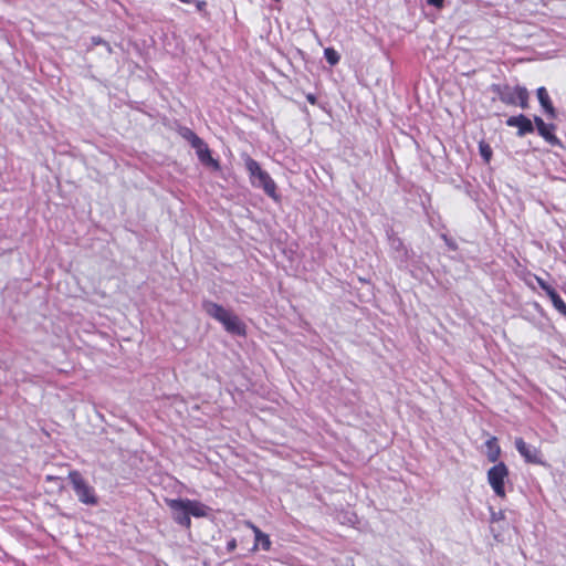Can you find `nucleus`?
Wrapping results in <instances>:
<instances>
[{
    "instance_id": "obj_1",
    "label": "nucleus",
    "mask_w": 566,
    "mask_h": 566,
    "mask_svg": "<svg viewBox=\"0 0 566 566\" xmlns=\"http://www.w3.org/2000/svg\"><path fill=\"white\" fill-rule=\"evenodd\" d=\"M166 504L171 511L172 520L180 526L190 528V516L205 517L207 506L199 501L190 499H166Z\"/></svg>"
},
{
    "instance_id": "obj_2",
    "label": "nucleus",
    "mask_w": 566,
    "mask_h": 566,
    "mask_svg": "<svg viewBox=\"0 0 566 566\" xmlns=\"http://www.w3.org/2000/svg\"><path fill=\"white\" fill-rule=\"evenodd\" d=\"M202 307L209 316L222 324L228 333L233 335L245 334V326L240 318L222 305L211 301H205Z\"/></svg>"
},
{
    "instance_id": "obj_3",
    "label": "nucleus",
    "mask_w": 566,
    "mask_h": 566,
    "mask_svg": "<svg viewBox=\"0 0 566 566\" xmlns=\"http://www.w3.org/2000/svg\"><path fill=\"white\" fill-rule=\"evenodd\" d=\"M492 91L499 96L500 101L506 105H518L523 109L528 107L530 93L524 86L493 84Z\"/></svg>"
},
{
    "instance_id": "obj_4",
    "label": "nucleus",
    "mask_w": 566,
    "mask_h": 566,
    "mask_svg": "<svg viewBox=\"0 0 566 566\" xmlns=\"http://www.w3.org/2000/svg\"><path fill=\"white\" fill-rule=\"evenodd\" d=\"M69 480L73 486V490L77 496V500L85 504L95 506L98 504V496L92 485L82 476V474L72 470L69 472Z\"/></svg>"
},
{
    "instance_id": "obj_5",
    "label": "nucleus",
    "mask_w": 566,
    "mask_h": 566,
    "mask_svg": "<svg viewBox=\"0 0 566 566\" xmlns=\"http://www.w3.org/2000/svg\"><path fill=\"white\" fill-rule=\"evenodd\" d=\"M509 476V469L503 462H499L488 471V482L494 493L500 496H505V480Z\"/></svg>"
},
{
    "instance_id": "obj_6",
    "label": "nucleus",
    "mask_w": 566,
    "mask_h": 566,
    "mask_svg": "<svg viewBox=\"0 0 566 566\" xmlns=\"http://www.w3.org/2000/svg\"><path fill=\"white\" fill-rule=\"evenodd\" d=\"M514 444L526 462L534 464L542 463L541 452L536 447L527 444L522 438H516Z\"/></svg>"
},
{
    "instance_id": "obj_7",
    "label": "nucleus",
    "mask_w": 566,
    "mask_h": 566,
    "mask_svg": "<svg viewBox=\"0 0 566 566\" xmlns=\"http://www.w3.org/2000/svg\"><path fill=\"white\" fill-rule=\"evenodd\" d=\"M506 125L509 127H516L517 136H520V137H523L527 134H532L534 132L533 122L523 114L509 117L506 119Z\"/></svg>"
},
{
    "instance_id": "obj_8",
    "label": "nucleus",
    "mask_w": 566,
    "mask_h": 566,
    "mask_svg": "<svg viewBox=\"0 0 566 566\" xmlns=\"http://www.w3.org/2000/svg\"><path fill=\"white\" fill-rule=\"evenodd\" d=\"M192 148L196 150L198 159L202 165L218 168L217 160L212 158L208 145L202 139H195V146Z\"/></svg>"
},
{
    "instance_id": "obj_9",
    "label": "nucleus",
    "mask_w": 566,
    "mask_h": 566,
    "mask_svg": "<svg viewBox=\"0 0 566 566\" xmlns=\"http://www.w3.org/2000/svg\"><path fill=\"white\" fill-rule=\"evenodd\" d=\"M536 95L541 106L543 107L547 116L552 119L556 118L557 112L551 101L547 90L544 86H541L537 88Z\"/></svg>"
},
{
    "instance_id": "obj_10",
    "label": "nucleus",
    "mask_w": 566,
    "mask_h": 566,
    "mask_svg": "<svg viewBox=\"0 0 566 566\" xmlns=\"http://www.w3.org/2000/svg\"><path fill=\"white\" fill-rule=\"evenodd\" d=\"M252 182L253 186L262 188L268 196L273 198L275 201H279L276 185L273 179H252Z\"/></svg>"
},
{
    "instance_id": "obj_11",
    "label": "nucleus",
    "mask_w": 566,
    "mask_h": 566,
    "mask_svg": "<svg viewBox=\"0 0 566 566\" xmlns=\"http://www.w3.org/2000/svg\"><path fill=\"white\" fill-rule=\"evenodd\" d=\"M555 128L556 127L554 124L545 123V126L539 127L537 132L547 143H549L551 145H557L559 140L554 134Z\"/></svg>"
},
{
    "instance_id": "obj_12",
    "label": "nucleus",
    "mask_w": 566,
    "mask_h": 566,
    "mask_svg": "<svg viewBox=\"0 0 566 566\" xmlns=\"http://www.w3.org/2000/svg\"><path fill=\"white\" fill-rule=\"evenodd\" d=\"M244 166L250 177H269L261 170L259 164L249 156L244 157Z\"/></svg>"
},
{
    "instance_id": "obj_13",
    "label": "nucleus",
    "mask_w": 566,
    "mask_h": 566,
    "mask_svg": "<svg viewBox=\"0 0 566 566\" xmlns=\"http://www.w3.org/2000/svg\"><path fill=\"white\" fill-rule=\"evenodd\" d=\"M486 448H488V459L491 462H496L500 458L501 449L496 442V438L492 437L486 441Z\"/></svg>"
},
{
    "instance_id": "obj_14",
    "label": "nucleus",
    "mask_w": 566,
    "mask_h": 566,
    "mask_svg": "<svg viewBox=\"0 0 566 566\" xmlns=\"http://www.w3.org/2000/svg\"><path fill=\"white\" fill-rule=\"evenodd\" d=\"M255 539V543H254V546H253V551H256L259 545H261V548L263 551H270L271 549V541H270V537L269 535H266L265 533L263 532H256V538Z\"/></svg>"
},
{
    "instance_id": "obj_15",
    "label": "nucleus",
    "mask_w": 566,
    "mask_h": 566,
    "mask_svg": "<svg viewBox=\"0 0 566 566\" xmlns=\"http://www.w3.org/2000/svg\"><path fill=\"white\" fill-rule=\"evenodd\" d=\"M548 297L552 301L554 308L566 317V303L562 300L558 293L556 291L549 292Z\"/></svg>"
},
{
    "instance_id": "obj_16",
    "label": "nucleus",
    "mask_w": 566,
    "mask_h": 566,
    "mask_svg": "<svg viewBox=\"0 0 566 566\" xmlns=\"http://www.w3.org/2000/svg\"><path fill=\"white\" fill-rule=\"evenodd\" d=\"M389 244L392 250L405 255L407 253L403 242L397 237H389Z\"/></svg>"
},
{
    "instance_id": "obj_17",
    "label": "nucleus",
    "mask_w": 566,
    "mask_h": 566,
    "mask_svg": "<svg viewBox=\"0 0 566 566\" xmlns=\"http://www.w3.org/2000/svg\"><path fill=\"white\" fill-rule=\"evenodd\" d=\"M324 56L331 65H336L340 59L339 54L332 48L325 49Z\"/></svg>"
},
{
    "instance_id": "obj_18",
    "label": "nucleus",
    "mask_w": 566,
    "mask_h": 566,
    "mask_svg": "<svg viewBox=\"0 0 566 566\" xmlns=\"http://www.w3.org/2000/svg\"><path fill=\"white\" fill-rule=\"evenodd\" d=\"M479 151L481 157L484 159L485 163H489L492 157V149L489 144L485 142H480L479 144Z\"/></svg>"
},
{
    "instance_id": "obj_19",
    "label": "nucleus",
    "mask_w": 566,
    "mask_h": 566,
    "mask_svg": "<svg viewBox=\"0 0 566 566\" xmlns=\"http://www.w3.org/2000/svg\"><path fill=\"white\" fill-rule=\"evenodd\" d=\"M184 137L191 144L192 147L195 146V139H201L190 129H186Z\"/></svg>"
},
{
    "instance_id": "obj_20",
    "label": "nucleus",
    "mask_w": 566,
    "mask_h": 566,
    "mask_svg": "<svg viewBox=\"0 0 566 566\" xmlns=\"http://www.w3.org/2000/svg\"><path fill=\"white\" fill-rule=\"evenodd\" d=\"M537 283L541 286V289L543 291H545L547 296H549V292H555V290L547 282H545L543 279L537 277Z\"/></svg>"
},
{
    "instance_id": "obj_21",
    "label": "nucleus",
    "mask_w": 566,
    "mask_h": 566,
    "mask_svg": "<svg viewBox=\"0 0 566 566\" xmlns=\"http://www.w3.org/2000/svg\"><path fill=\"white\" fill-rule=\"evenodd\" d=\"M442 238H443L444 242L447 243V245L451 250H457L458 249L457 243L452 239H449L446 234H443Z\"/></svg>"
},
{
    "instance_id": "obj_22",
    "label": "nucleus",
    "mask_w": 566,
    "mask_h": 566,
    "mask_svg": "<svg viewBox=\"0 0 566 566\" xmlns=\"http://www.w3.org/2000/svg\"><path fill=\"white\" fill-rule=\"evenodd\" d=\"M237 548V541L235 538H231L230 541H228L227 543V551L229 553L233 552L234 549Z\"/></svg>"
},
{
    "instance_id": "obj_23",
    "label": "nucleus",
    "mask_w": 566,
    "mask_h": 566,
    "mask_svg": "<svg viewBox=\"0 0 566 566\" xmlns=\"http://www.w3.org/2000/svg\"><path fill=\"white\" fill-rule=\"evenodd\" d=\"M534 124H535L537 130L539 129V127L545 126V122L539 116L534 117Z\"/></svg>"
},
{
    "instance_id": "obj_24",
    "label": "nucleus",
    "mask_w": 566,
    "mask_h": 566,
    "mask_svg": "<svg viewBox=\"0 0 566 566\" xmlns=\"http://www.w3.org/2000/svg\"><path fill=\"white\" fill-rule=\"evenodd\" d=\"M429 4L434 6L437 8H441L443 6L444 0H427Z\"/></svg>"
},
{
    "instance_id": "obj_25",
    "label": "nucleus",
    "mask_w": 566,
    "mask_h": 566,
    "mask_svg": "<svg viewBox=\"0 0 566 566\" xmlns=\"http://www.w3.org/2000/svg\"><path fill=\"white\" fill-rule=\"evenodd\" d=\"M198 11H203L207 2L206 1H193Z\"/></svg>"
},
{
    "instance_id": "obj_26",
    "label": "nucleus",
    "mask_w": 566,
    "mask_h": 566,
    "mask_svg": "<svg viewBox=\"0 0 566 566\" xmlns=\"http://www.w3.org/2000/svg\"><path fill=\"white\" fill-rule=\"evenodd\" d=\"M247 525L252 530L254 533V537L256 538V532H262L258 526H255L253 523L248 522Z\"/></svg>"
},
{
    "instance_id": "obj_27",
    "label": "nucleus",
    "mask_w": 566,
    "mask_h": 566,
    "mask_svg": "<svg viewBox=\"0 0 566 566\" xmlns=\"http://www.w3.org/2000/svg\"><path fill=\"white\" fill-rule=\"evenodd\" d=\"M306 99H307V102H308V103H311L312 105H315V104H316V102H317V98H316V96H315L314 94H307V95H306Z\"/></svg>"
},
{
    "instance_id": "obj_28",
    "label": "nucleus",
    "mask_w": 566,
    "mask_h": 566,
    "mask_svg": "<svg viewBox=\"0 0 566 566\" xmlns=\"http://www.w3.org/2000/svg\"><path fill=\"white\" fill-rule=\"evenodd\" d=\"M503 517V513L502 512H499V513H492V521H497L500 518Z\"/></svg>"
},
{
    "instance_id": "obj_29",
    "label": "nucleus",
    "mask_w": 566,
    "mask_h": 566,
    "mask_svg": "<svg viewBox=\"0 0 566 566\" xmlns=\"http://www.w3.org/2000/svg\"><path fill=\"white\" fill-rule=\"evenodd\" d=\"M93 42H94L95 44H101V43H103L102 39H95V38H93Z\"/></svg>"
}]
</instances>
